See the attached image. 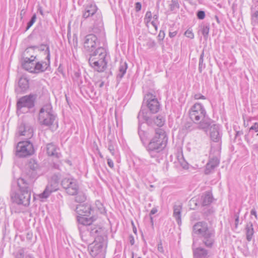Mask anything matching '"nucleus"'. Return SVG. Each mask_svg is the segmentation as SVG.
<instances>
[{"label": "nucleus", "mask_w": 258, "mask_h": 258, "mask_svg": "<svg viewBox=\"0 0 258 258\" xmlns=\"http://www.w3.org/2000/svg\"><path fill=\"white\" fill-rule=\"evenodd\" d=\"M85 21H89L92 24L90 27L91 32L96 33L99 37L104 36L102 16L95 4L91 3L84 6L81 24Z\"/></svg>", "instance_id": "nucleus-1"}, {"label": "nucleus", "mask_w": 258, "mask_h": 258, "mask_svg": "<svg viewBox=\"0 0 258 258\" xmlns=\"http://www.w3.org/2000/svg\"><path fill=\"white\" fill-rule=\"evenodd\" d=\"M97 219L95 216L89 218L81 217L78 218V229L82 239L87 242L88 235L96 239L97 238H102L107 239L105 230L99 226L92 224Z\"/></svg>", "instance_id": "nucleus-2"}, {"label": "nucleus", "mask_w": 258, "mask_h": 258, "mask_svg": "<svg viewBox=\"0 0 258 258\" xmlns=\"http://www.w3.org/2000/svg\"><path fill=\"white\" fill-rule=\"evenodd\" d=\"M97 219L95 216L89 218L81 217L78 218V229L82 239L87 242L88 235L96 239L97 238H102L107 239L105 230L99 226L92 224Z\"/></svg>", "instance_id": "nucleus-3"}, {"label": "nucleus", "mask_w": 258, "mask_h": 258, "mask_svg": "<svg viewBox=\"0 0 258 258\" xmlns=\"http://www.w3.org/2000/svg\"><path fill=\"white\" fill-rule=\"evenodd\" d=\"M167 141L168 138L165 132L162 128H156L154 136L145 146L150 157L158 158L159 154L166 147Z\"/></svg>", "instance_id": "nucleus-4"}, {"label": "nucleus", "mask_w": 258, "mask_h": 258, "mask_svg": "<svg viewBox=\"0 0 258 258\" xmlns=\"http://www.w3.org/2000/svg\"><path fill=\"white\" fill-rule=\"evenodd\" d=\"M192 232L198 236L206 247H213L215 241V231L213 228L209 227L207 222H197L192 227Z\"/></svg>", "instance_id": "nucleus-5"}, {"label": "nucleus", "mask_w": 258, "mask_h": 258, "mask_svg": "<svg viewBox=\"0 0 258 258\" xmlns=\"http://www.w3.org/2000/svg\"><path fill=\"white\" fill-rule=\"evenodd\" d=\"M137 118L141 123V121L145 122L149 126L156 125L159 127L162 126L165 122V115L159 114L156 116L149 115L148 110L145 109L144 106L140 110Z\"/></svg>", "instance_id": "nucleus-6"}, {"label": "nucleus", "mask_w": 258, "mask_h": 258, "mask_svg": "<svg viewBox=\"0 0 258 258\" xmlns=\"http://www.w3.org/2000/svg\"><path fill=\"white\" fill-rule=\"evenodd\" d=\"M56 117L50 104L44 105L39 110L38 121L41 125L50 126L53 124Z\"/></svg>", "instance_id": "nucleus-7"}, {"label": "nucleus", "mask_w": 258, "mask_h": 258, "mask_svg": "<svg viewBox=\"0 0 258 258\" xmlns=\"http://www.w3.org/2000/svg\"><path fill=\"white\" fill-rule=\"evenodd\" d=\"M107 239L102 238H97L94 239V243L89 245L88 249L90 254L94 258H105Z\"/></svg>", "instance_id": "nucleus-8"}, {"label": "nucleus", "mask_w": 258, "mask_h": 258, "mask_svg": "<svg viewBox=\"0 0 258 258\" xmlns=\"http://www.w3.org/2000/svg\"><path fill=\"white\" fill-rule=\"evenodd\" d=\"M144 106L148 110L149 115L158 112L160 108V104L156 96L151 93L144 96L141 109Z\"/></svg>", "instance_id": "nucleus-9"}, {"label": "nucleus", "mask_w": 258, "mask_h": 258, "mask_svg": "<svg viewBox=\"0 0 258 258\" xmlns=\"http://www.w3.org/2000/svg\"><path fill=\"white\" fill-rule=\"evenodd\" d=\"M36 99V95L33 94L21 97L17 102V112L24 113L27 112V111L24 110L25 108L30 110L34 108Z\"/></svg>", "instance_id": "nucleus-10"}, {"label": "nucleus", "mask_w": 258, "mask_h": 258, "mask_svg": "<svg viewBox=\"0 0 258 258\" xmlns=\"http://www.w3.org/2000/svg\"><path fill=\"white\" fill-rule=\"evenodd\" d=\"M11 199L13 204L27 207L30 205L31 193L22 192L20 191L12 189Z\"/></svg>", "instance_id": "nucleus-11"}, {"label": "nucleus", "mask_w": 258, "mask_h": 258, "mask_svg": "<svg viewBox=\"0 0 258 258\" xmlns=\"http://www.w3.org/2000/svg\"><path fill=\"white\" fill-rule=\"evenodd\" d=\"M40 170V166L37 162L34 159H30L25 165L23 171V175L34 181L38 177Z\"/></svg>", "instance_id": "nucleus-12"}, {"label": "nucleus", "mask_w": 258, "mask_h": 258, "mask_svg": "<svg viewBox=\"0 0 258 258\" xmlns=\"http://www.w3.org/2000/svg\"><path fill=\"white\" fill-rule=\"evenodd\" d=\"M34 153L33 145L29 141L19 142L16 148L15 155L19 158L26 157Z\"/></svg>", "instance_id": "nucleus-13"}, {"label": "nucleus", "mask_w": 258, "mask_h": 258, "mask_svg": "<svg viewBox=\"0 0 258 258\" xmlns=\"http://www.w3.org/2000/svg\"><path fill=\"white\" fill-rule=\"evenodd\" d=\"M189 115L191 120L197 123L204 118L207 115L203 105L200 103H196L190 108Z\"/></svg>", "instance_id": "nucleus-14"}, {"label": "nucleus", "mask_w": 258, "mask_h": 258, "mask_svg": "<svg viewBox=\"0 0 258 258\" xmlns=\"http://www.w3.org/2000/svg\"><path fill=\"white\" fill-rule=\"evenodd\" d=\"M104 37L105 35L102 37H99L98 35L95 33L86 35L84 42V47L85 50L89 53L96 49V47L98 43V39L103 38Z\"/></svg>", "instance_id": "nucleus-15"}, {"label": "nucleus", "mask_w": 258, "mask_h": 258, "mask_svg": "<svg viewBox=\"0 0 258 258\" xmlns=\"http://www.w3.org/2000/svg\"><path fill=\"white\" fill-rule=\"evenodd\" d=\"M62 187L66 192L72 196L75 195L79 190V185L77 180L73 178H64L61 182Z\"/></svg>", "instance_id": "nucleus-16"}, {"label": "nucleus", "mask_w": 258, "mask_h": 258, "mask_svg": "<svg viewBox=\"0 0 258 258\" xmlns=\"http://www.w3.org/2000/svg\"><path fill=\"white\" fill-rule=\"evenodd\" d=\"M76 213L78 214L77 216V221H78V218L83 217H87L90 216H94L93 215L94 209L92 207L91 204L89 203H85L83 204H80L77 205L76 208Z\"/></svg>", "instance_id": "nucleus-17"}, {"label": "nucleus", "mask_w": 258, "mask_h": 258, "mask_svg": "<svg viewBox=\"0 0 258 258\" xmlns=\"http://www.w3.org/2000/svg\"><path fill=\"white\" fill-rule=\"evenodd\" d=\"M34 180L24 177H20L17 179V185L19 187L18 191L22 192L31 193V189Z\"/></svg>", "instance_id": "nucleus-18"}, {"label": "nucleus", "mask_w": 258, "mask_h": 258, "mask_svg": "<svg viewBox=\"0 0 258 258\" xmlns=\"http://www.w3.org/2000/svg\"><path fill=\"white\" fill-rule=\"evenodd\" d=\"M18 133L19 136H25L26 139H29L33 136V130L29 123L23 121L18 127Z\"/></svg>", "instance_id": "nucleus-19"}, {"label": "nucleus", "mask_w": 258, "mask_h": 258, "mask_svg": "<svg viewBox=\"0 0 258 258\" xmlns=\"http://www.w3.org/2000/svg\"><path fill=\"white\" fill-rule=\"evenodd\" d=\"M90 66L98 72H103L107 67V61L103 60H96V58H89Z\"/></svg>", "instance_id": "nucleus-20"}, {"label": "nucleus", "mask_w": 258, "mask_h": 258, "mask_svg": "<svg viewBox=\"0 0 258 258\" xmlns=\"http://www.w3.org/2000/svg\"><path fill=\"white\" fill-rule=\"evenodd\" d=\"M89 58H96V60H106L105 58L106 56V51L105 48L102 47H99L96 49L89 52Z\"/></svg>", "instance_id": "nucleus-21"}, {"label": "nucleus", "mask_w": 258, "mask_h": 258, "mask_svg": "<svg viewBox=\"0 0 258 258\" xmlns=\"http://www.w3.org/2000/svg\"><path fill=\"white\" fill-rule=\"evenodd\" d=\"M193 258H209L210 256L209 250L200 246L192 248Z\"/></svg>", "instance_id": "nucleus-22"}, {"label": "nucleus", "mask_w": 258, "mask_h": 258, "mask_svg": "<svg viewBox=\"0 0 258 258\" xmlns=\"http://www.w3.org/2000/svg\"><path fill=\"white\" fill-rule=\"evenodd\" d=\"M46 150L47 155L49 156H53L57 159L61 157L60 153L58 152L59 150V148L53 143L47 144Z\"/></svg>", "instance_id": "nucleus-23"}, {"label": "nucleus", "mask_w": 258, "mask_h": 258, "mask_svg": "<svg viewBox=\"0 0 258 258\" xmlns=\"http://www.w3.org/2000/svg\"><path fill=\"white\" fill-rule=\"evenodd\" d=\"M58 189V186L57 184L49 181L43 192L40 194L39 197L42 199L47 198L52 192L56 191Z\"/></svg>", "instance_id": "nucleus-24"}, {"label": "nucleus", "mask_w": 258, "mask_h": 258, "mask_svg": "<svg viewBox=\"0 0 258 258\" xmlns=\"http://www.w3.org/2000/svg\"><path fill=\"white\" fill-rule=\"evenodd\" d=\"M58 189V186L57 184L49 181L43 192L40 194L39 197L42 199L47 198L52 192L56 191Z\"/></svg>", "instance_id": "nucleus-25"}, {"label": "nucleus", "mask_w": 258, "mask_h": 258, "mask_svg": "<svg viewBox=\"0 0 258 258\" xmlns=\"http://www.w3.org/2000/svg\"><path fill=\"white\" fill-rule=\"evenodd\" d=\"M50 60L46 61H37L34 62L33 73L38 74L45 72L50 66Z\"/></svg>", "instance_id": "nucleus-26"}, {"label": "nucleus", "mask_w": 258, "mask_h": 258, "mask_svg": "<svg viewBox=\"0 0 258 258\" xmlns=\"http://www.w3.org/2000/svg\"><path fill=\"white\" fill-rule=\"evenodd\" d=\"M220 127L217 124H213L210 126V138L214 142H219L221 136L219 133Z\"/></svg>", "instance_id": "nucleus-27"}, {"label": "nucleus", "mask_w": 258, "mask_h": 258, "mask_svg": "<svg viewBox=\"0 0 258 258\" xmlns=\"http://www.w3.org/2000/svg\"><path fill=\"white\" fill-rule=\"evenodd\" d=\"M36 56H31V57H26L22 63L23 68L27 71L33 73V69L34 67V60Z\"/></svg>", "instance_id": "nucleus-28"}, {"label": "nucleus", "mask_w": 258, "mask_h": 258, "mask_svg": "<svg viewBox=\"0 0 258 258\" xmlns=\"http://www.w3.org/2000/svg\"><path fill=\"white\" fill-rule=\"evenodd\" d=\"M219 164V160L217 157L210 159L206 164L205 173L206 174H209L215 167L218 166Z\"/></svg>", "instance_id": "nucleus-29"}, {"label": "nucleus", "mask_w": 258, "mask_h": 258, "mask_svg": "<svg viewBox=\"0 0 258 258\" xmlns=\"http://www.w3.org/2000/svg\"><path fill=\"white\" fill-rule=\"evenodd\" d=\"M182 205L181 204H174L173 206V216L176 219L178 225L181 223V213Z\"/></svg>", "instance_id": "nucleus-30"}, {"label": "nucleus", "mask_w": 258, "mask_h": 258, "mask_svg": "<svg viewBox=\"0 0 258 258\" xmlns=\"http://www.w3.org/2000/svg\"><path fill=\"white\" fill-rule=\"evenodd\" d=\"M30 48L34 49H38L39 51H44V54L46 55V59L49 60L50 59V53L49 46L46 44H42L39 46H31Z\"/></svg>", "instance_id": "nucleus-31"}, {"label": "nucleus", "mask_w": 258, "mask_h": 258, "mask_svg": "<svg viewBox=\"0 0 258 258\" xmlns=\"http://www.w3.org/2000/svg\"><path fill=\"white\" fill-rule=\"evenodd\" d=\"M245 229L246 240L248 241H250L252 238L254 234L253 224L251 222H249L246 224Z\"/></svg>", "instance_id": "nucleus-32"}, {"label": "nucleus", "mask_w": 258, "mask_h": 258, "mask_svg": "<svg viewBox=\"0 0 258 258\" xmlns=\"http://www.w3.org/2000/svg\"><path fill=\"white\" fill-rule=\"evenodd\" d=\"M197 123H199L198 127L199 129L206 130L211 126V120L206 115L204 118L202 119L200 121L197 122Z\"/></svg>", "instance_id": "nucleus-33"}, {"label": "nucleus", "mask_w": 258, "mask_h": 258, "mask_svg": "<svg viewBox=\"0 0 258 258\" xmlns=\"http://www.w3.org/2000/svg\"><path fill=\"white\" fill-rule=\"evenodd\" d=\"M251 23L252 26H258V7H251Z\"/></svg>", "instance_id": "nucleus-34"}, {"label": "nucleus", "mask_w": 258, "mask_h": 258, "mask_svg": "<svg viewBox=\"0 0 258 258\" xmlns=\"http://www.w3.org/2000/svg\"><path fill=\"white\" fill-rule=\"evenodd\" d=\"M213 197L212 194L209 191H207L202 196V205L203 206H206L212 203Z\"/></svg>", "instance_id": "nucleus-35"}, {"label": "nucleus", "mask_w": 258, "mask_h": 258, "mask_svg": "<svg viewBox=\"0 0 258 258\" xmlns=\"http://www.w3.org/2000/svg\"><path fill=\"white\" fill-rule=\"evenodd\" d=\"M127 69V63L125 61H120L118 69L119 73L117 75V79H121L126 73Z\"/></svg>", "instance_id": "nucleus-36"}, {"label": "nucleus", "mask_w": 258, "mask_h": 258, "mask_svg": "<svg viewBox=\"0 0 258 258\" xmlns=\"http://www.w3.org/2000/svg\"><path fill=\"white\" fill-rule=\"evenodd\" d=\"M143 122L144 121H142L141 123H140L138 121V134L141 142L145 146L146 145L148 137L147 133L144 131L142 130L141 127V125Z\"/></svg>", "instance_id": "nucleus-37"}, {"label": "nucleus", "mask_w": 258, "mask_h": 258, "mask_svg": "<svg viewBox=\"0 0 258 258\" xmlns=\"http://www.w3.org/2000/svg\"><path fill=\"white\" fill-rule=\"evenodd\" d=\"M27 255H33L28 252L26 249L24 247L20 248L14 253V258H26Z\"/></svg>", "instance_id": "nucleus-38"}, {"label": "nucleus", "mask_w": 258, "mask_h": 258, "mask_svg": "<svg viewBox=\"0 0 258 258\" xmlns=\"http://www.w3.org/2000/svg\"><path fill=\"white\" fill-rule=\"evenodd\" d=\"M19 87L22 91L26 90L29 88V81L26 78L21 77L18 82Z\"/></svg>", "instance_id": "nucleus-39"}, {"label": "nucleus", "mask_w": 258, "mask_h": 258, "mask_svg": "<svg viewBox=\"0 0 258 258\" xmlns=\"http://www.w3.org/2000/svg\"><path fill=\"white\" fill-rule=\"evenodd\" d=\"M75 195H76L75 197V201L77 203H82L84 202L86 199V195L82 191H78L77 193Z\"/></svg>", "instance_id": "nucleus-40"}, {"label": "nucleus", "mask_w": 258, "mask_h": 258, "mask_svg": "<svg viewBox=\"0 0 258 258\" xmlns=\"http://www.w3.org/2000/svg\"><path fill=\"white\" fill-rule=\"evenodd\" d=\"M204 51L202 52L200 55V57L199 58V71L200 73H202L203 71V68H205V64L204 63Z\"/></svg>", "instance_id": "nucleus-41"}, {"label": "nucleus", "mask_w": 258, "mask_h": 258, "mask_svg": "<svg viewBox=\"0 0 258 258\" xmlns=\"http://www.w3.org/2000/svg\"><path fill=\"white\" fill-rule=\"evenodd\" d=\"M179 8V4L178 0H171L169 4V9L171 11H173Z\"/></svg>", "instance_id": "nucleus-42"}, {"label": "nucleus", "mask_w": 258, "mask_h": 258, "mask_svg": "<svg viewBox=\"0 0 258 258\" xmlns=\"http://www.w3.org/2000/svg\"><path fill=\"white\" fill-rule=\"evenodd\" d=\"M210 28L209 26H204L202 29V33L204 38L207 40L209 35Z\"/></svg>", "instance_id": "nucleus-43"}, {"label": "nucleus", "mask_w": 258, "mask_h": 258, "mask_svg": "<svg viewBox=\"0 0 258 258\" xmlns=\"http://www.w3.org/2000/svg\"><path fill=\"white\" fill-rule=\"evenodd\" d=\"M36 20V15L33 14L30 20L27 23L26 31L28 30L35 22Z\"/></svg>", "instance_id": "nucleus-44"}, {"label": "nucleus", "mask_w": 258, "mask_h": 258, "mask_svg": "<svg viewBox=\"0 0 258 258\" xmlns=\"http://www.w3.org/2000/svg\"><path fill=\"white\" fill-rule=\"evenodd\" d=\"M184 128L187 131L190 132L194 130L195 127L194 126V124L192 122H187L185 123Z\"/></svg>", "instance_id": "nucleus-45"}, {"label": "nucleus", "mask_w": 258, "mask_h": 258, "mask_svg": "<svg viewBox=\"0 0 258 258\" xmlns=\"http://www.w3.org/2000/svg\"><path fill=\"white\" fill-rule=\"evenodd\" d=\"M60 180V176L56 174H54L51 178L50 182L55 183L58 186V183Z\"/></svg>", "instance_id": "nucleus-46"}, {"label": "nucleus", "mask_w": 258, "mask_h": 258, "mask_svg": "<svg viewBox=\"0 0 258 258\" xmlns=\"http://www.w3.org/2000/svg\"><path fill=\"white\" fill-rule=\"evenodd\" d=\"M214 213V210L212 208H206L204 210V213L206 216L212 215Z\"/></svg>", "instance_id": "nucleus-47"}, {"label": "nucleus", "mask_w": 258, "mask_h": 258, "mask_svg": "<svg viewBox=\"0 0 258 258\" xmlns=\"http://www.w3.org/2000/svg\"><path fill=\"white\" fill-rule=\"evenodd\" d=\"M156 45V43L154 40H153L152 39H149L148 40V41L146 42V46L149 48H153Z\"/></svg>", "instance_id": "nucleus-48"}, {"label": "nucleus", "mask_w": 258, "mask_h": 258, "mask_svg": "<svg viewBox=\"0 0 258 258\" xmlns=\"http://www.w3.org/2000/svg\"><path fill=\"white\" fill-rule=\"evenodd\" d=\"M184 35L190 39H193L194 38V34L192 33V31L189 29H187L184 33Z\"/></svg>", "instance_id": "nucleus-49"}, {"label": "nucleus", "mask_w": 258, "mask_h": 258, "mask_svg": "<svg viewBox=\"0 0 258 258\" xmlns=\"http://www.w3.org/2000/svg\"><path fill=\"white\" fill-rule=\"evenodd\" d=\"M197 16L200 20H203L205 17V13L204 11H199L197 13Z\"/></svg>", "instance_id": "nucleus-50"}, {"label": "nucleus", "mask_w": 258, "mask_h": 258, "mask_svg": "<svg viewBox=\"0 0 258 258\" xmlns=\"http://www.w3.org/2000/svg\"><path fill=\"white\" fill-rule=\"evenodd\" d=\"M80 77H81V73L79 71H76L74 73V74L73 76V79L75 81H76L78 83Z\"/></svg>", "instance_id": "nucleus-51"}, {"label": "nucleus", "mask_w": 258, "mask_h": 258, "mask_svg": "<svg viewBox=\"0 0 258 258\" xmlns=\"http://www.w3.org/2000/svg\"><path fill=\"white\" fill-rule=\"evenodd\" d=\"M240 210H239L238 212L236 213H235L234 217H235V227L236 228H237L238 222H239V213Z\"/></svg>", "instance_id": "nucleus-52"}, {"label": "nucleus", "mask_w": 258, "mask_h": 258, "mask_svg": "<svg viewBox=\"0 0 258 258\" xmlns=\"http://www.w3.org/2000/svg\"><path fill=\"white\" fill-rule=\"evenodd\" d=\"M152 16V13L150 11H147L145 15V19L147 20V22L149 23L151 20Z\"/></svg>", "instance_id": "nucleus-53"}, {"label": "nucleus", "mask_w": 258, "mask_h": 258, "mask_svg": "<svg viewBox=\"0 0 258 258\" xmlns=\"http://www.w3.org/2000/svg\"><path fill=\"white\" fill-rule=\"evenodd\" d=\"M253 130L255 132H258V122H255L249 129V132H250V131Z\"/></svg>", "instance_id": "nucleus-54"}, {"label": "nucleus", "mask_w": 258, "mask_h": 258, "mask_svg": "<svg viewBox=\"0 0 258 258\" xmlns=\"http://www.w3.org/2000/svg\"><path fill=\"white\" fill-rule=\"evenodd\" d=\"M165 33L164 31L160 30L158 35V37L160 40H163L165 37Z\"/></svg>", "instance_id": "nucleus-55"}, {"label": "nucleus", "mask_w": 258, "mask_h": 258, "mask_svg": "<svg viewBox=\"0 0 258 258\" xmlns=\"http://www.w3.org/2000/svg\"><path fill=\"white\" fill-rule=\"evenodd\" d=\"M142 8V4L140 2H137L135 4V10L137 12L141 11Z\"/></svg>", "instance_id": "nucleus-56"}, {"label": "nucleus", "mask_w": 258, "mask_h": 258, "mask_svg": "<svg viewBox=\"0 0 258 258\" xmlns=\"http://www.w3.org/2000/svg\"><path fill=\"white\" fill-rule=\"evenodd\" d=\"M194 98L195 99H206V97L200 93L196 94L194 95Z\"/></svg>", "instance_id": "nucleus-57"}, {"label": "nucleus", "mask_w": 258, "mask_h": 258, "mask_svg": "<svg viewBox=\"0 0 258 258\" xmlns=\"http://www.w3.org/2000/svg\"><path fill=\"white\" fill-rule=\"evenodd\" d=\"M108 149L112 155H114V148L111 144L108 145Z\"/></svg>", "instance_id": "nucleus-58"}, {"label": "nucleus", "mask_w": 258, "mask_h": 258, "mask_svg": "<svg viewBox=\"0 0 258 258\" xmlns=\"http://www.w3.org/2000/svg\"><path fill=\"white\" fill-rule=\"evenodd\" d=\"M107 164H108V166L111 168H113L114 167V163H113V161L109 158H107Z\"/></svg>", "instance_id": "nucleus-59"}, {"label": "nucleus", "mask_w": 258, "mask_h": 258, "mask_svg": "<svg viewBox=\"0 0 258 258\" xmlns=\"http://www.w3.org/2000/svg\"><path fill=\"white\" fill-rule=\"evenodd\" d=\"M177 31H174L173 32H171V31H170L169 32V36L170 38H173L177 35Z\"/></svg>", "instance_id": "nucleus-60"}, {"label": "nucleus", "mask_w": 258, "mask_h": 258, "mask_svg": "<svg viewBox=\"0 0 258 258\" xmlns=\"http://www.w3.org/2000/svg\"><path fill=\"white\" fill-rule=\"evenodd\" d=\"M250 214L251 215H253L254 216V217L257 220L258 218H257V213H256V210H255V209H252L251 211H250Z\"/></svg>", "instance_id": "nucleus-61"}, {"label": "nucleus", "mask_w": 258, "mask_h": 258, "mask_svg": "<svg viewBox=\"0 0 258 258\" xmlns=\"http://www.w3.org/2000/svg\"><path fill=\"white\" fill-rule=\"evenodd\" d=\"M104 82L103 81H98L95 83V85L99 88H102L104 86Z\"/></svg>", "instance_id": "nucleus-62"}, {"label": "nucleus", "mask_w": 258, "mask_h": 258, "mask_svg": "<svg viewBox=\"0 0 258 258\" xmlns=\"http://www.w3.org/2000/svg\"><path fill=\"white\" fill-rule=\"evenodd\" d=\"M157 248H158V250L159 251H160L161 253H163L164 249H163V248L162 244L161 242H160V243H159L158 244Z\"/></svg>", "instance_id": "nucleus-63"}, {"label": "nucleus", "mask_w": 258, "mask_h": 258, "mask_svg": "<svg viewBox=\"0 0 258 258\" xmlns=\"http://www.w3.org/2000/svg\"><path fill=\"white\" fill-rule=\"evenodd\" d=\"M129 241H130V244L133 245L135 243V240H134V237L133 235H130L129 236Z\"/></svg>", "instance_id": "nucleus-64"}]
</instances>
